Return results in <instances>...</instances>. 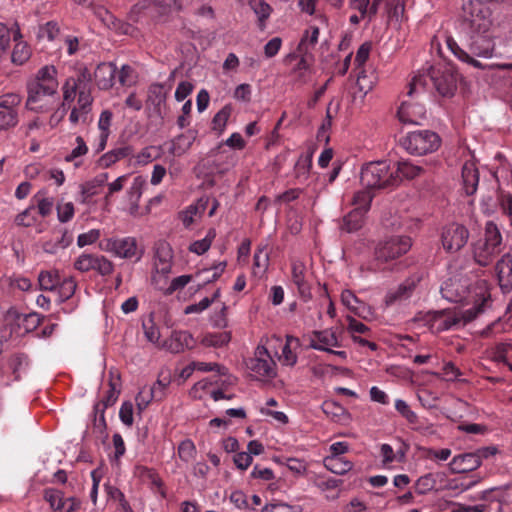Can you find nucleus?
<instances>
[{
	"mask_svg": "<svg viewBox=\"0 0 512 512\" xmlns=\"http://www.w3.org/2000/svg\"><path fill=\"white\" fill-rule=\"evenodd\" d=\"M412 246L408 236H392L375 247V260L378 264L389 263L406 254Z\"/></svg>",
	"mask_w": 512,
	"mask_h": 512,
	"instance_id": "8",
	"label": "nucleus"
},
{
	"mask_svg": "<svg viewBox=\"0 0 512 512\" xmlns=\"http://www.w3.org/2000/svg\"><path fill=\"white\" fill-rule=\"evenodd\" d=\"M107 250L114 252L120 258L140 260L143 252L138 249L137 241L134 237H124L109 240Z\"/></svg>",
	"mask_w": 512,
	"mask_h": 512,
	"instance_id": "15",
	"label": "nucleus"
},
{
	"mask_svg": "<svg viewBox=\"0 0 512 512\" xmlns=\"http://www.w3.org/2000/svg\"><path fill=\"white\" fill-rule=\"evenodd\" d=\"M231 341V333L229 331L208 332L201 339V344L205 347L221 348Z\"/></svg>",
	"mask_w": 512,
	"mask_h": 512,
	"instance_id": "31",
	"label": "nucleus"
},
{
	"mask_svg": "<svg viewBox=\"0 0 512 512\" xmlns=\"http://www.w3.org/2000/svg\"><path fill=\"white\" fill-rule=\"evenodd\" d=\"M251 9L258 17L259 27L263 28L265 21L269 18L272 8L264 0H250Z\"/></svg>",
	"mask_w": 512,
	"mask_h": 512,
	"instance_id": "42",
	"label": "nucleus"
},
{
	"mask_svg": "<svg viewBox=\"0 0 512 512\" xmlns=\"http://www.w3.org/2000/svg\"><path fill=\"white\" fill-rule=\"evenodd\" d=\"M78 98H77V106L79 110L81 111V115H88V113L91 111V106L93 103V97L91 95V88L90 87H82V89H79L78 92Z\"/></svg>",
	"mask_w": 512,
	"mask_h": 512,
	"instance_id": "46",
	"label": "nucleus"
},
{
	"mask_svg": "<svg viewBox=\"0 0 512 512\" xmlns=\"http://www.w3.org/2000/svg\"><path fill=\"white\" fill-rule=\"evenodd\" d=\"M338 336L332 329L314 331L310 339V347L328 352L331 347H340Z\"/></svg>",
	"mask_w": 512,
	"mask_h": 512,
	"instance_id": "18",
	"label": "nucleus"
},
{
	"mask_svg": "<svg viewBox=\"0 0 512 512\" xmlns=\"http://www.w3.org/2000/svg\"><path fill=\"white\" fill-rule=\"evenodd\" d=\"M431 81L439 95L452 97L457 90L458 75L449 65L431 66L427 72L418 73L409 84L408 96H412L418 89H424L427 81Z\"/></svg>",
	"mask_w": 512,
	"mask_h": 512,
	"instance_id": "2",
	"label": "nucleus"
},
{
	"mask_svg": "<svg viewBox=\"0 0 512 512\" xmlns=\"http://www.w3.org/2000/svg\"><path fill=\"white\" fill-rule=\"evenodd\" d=\"M57 94L27 92L25 108L34 113H47L52 111L57 105Z\"/></svg>",
	"mask_w": 512,
	"mask_h": 512,
	"instance_id": "14",
	"label": "nucleus"
},
{
	"mask_svg": "<svg viewBox=\"0 0 512 512\" xmlns=\"http://www.w3.org/2000/svg\"><path fill=\"white\" fill-rule=\"evenodd\" d=\"M399 144L409 154L421 156L435 152L441 145V138L431 130H415L402 136Z\"/></svg>",
	"mask_w": 512,
	"mask_h": 512,
	"instance_id": "5",
	"label": "nucleus"
},
{
	"mask_svg": "<svg viewBox=\"0 0 512 512\" xmlns=\"http://www.w3.org/2000/svg\"><path fill=\"white\" fill-rule=\"evenodd\" d=\"M197 137V131L188 130L183 134H180L172 140L170 152L175 156H181L184 154L193 144Z\"/></svg>",
	"mask_w": 512,
	"mask_h": 512,
	"instance_id": "26",
	"label": "nucleus"
},
{
	"mask_svg": "<svg viewBox=\"0 0 512 512\" xmlns=\"http://www.w3.org/2000/svg\"><path fill=\"white\" fill-rule=\"evenodd\" d=\"M22 102V96L15 92L0 95V110L18 111Z\"/></svg>",
	"mask_w": 512,
	"mask_h": 512,
	"instance_id": "47",
	"label": "nucleus"
},
{
	"mask_svg": "<svg viewBox=\"0 0 512 512\" xmlns=\"http://www.w3.org/2000/svg\"><path fill=\"white\" fill-rule=\"evenodd\" d=\"M491 287L486 280H477L473 284L466 276L454 275L446 279L440 288L442 297L450 302L471 306L464 310L466 320H475L492 304Z\"/></svg>",
	"mask_w": 512,
	"mask_h": 512,
	"instance_id": "1",
	"label": "nucleus"
},
{
	"mask_svg": "<svg viewBox=\"0 0 512 512\" xmlns=\"http://www.w3.org/2000/svg\"><path fill=\"white\" fill-rule=\"evenodd\" d=\"M436 478L432 473H428L421 476L416 481V492L420 495H424L435 488Z\"/></svg>",
	"mask_w": 512,
	"mask_h": 512,
	"instance_id": "56",
	"label": "nucleus"
},
{
	"mask_svg": "<svg viewBox=\"0 0 512 512\" xmlns=\"http://www.w3.org/2000/svg\"><path fill=\"white\" fill-rule=\"evenodd\" d=\"M502 235L493 221L485 226L484 239L473 244V257L480 266H488L501 252Z\"/></svg>",
	"mask_w": 512,
	"mask_h": 512,
	"instance_id": "4",
	"label": "nucleus"
},
{
	"mask_svg": "<svg viewBox=\"0 0 512 512\" xmlns=\"http://www.w3.org/2000/svg\"><path fill=\"white\" fill-rule=\"evenodd\" d=\"M298 345V339L292 336H287L285 343L282 345L281 354L278 360L282 365L294 366L297 362V354L292 349V344Z\"/></svg>",
	"mask_w": 512,
	"mask_h": 512,
	"instance_id": "33",
	"label": "nucleus"
},
{
	"mask_svg": "<svg viewBox=\"0 0 512 512\" xmlns=\"http://www.w3.org/2000/svg\"><path fill=\"white\" fill-rule=\"evenodd\" d=\"M36 220V209L34 206H30L16 216L15 223L19 226L29 227L32 226Z\"/></svg>",
	"mask_w": 512,
	"mask_h": 512,
	"instance_id": "59",
	"label": "nucleus"
},
{
	"mask_svg": "<svg viewBox=\"0 0 512 512\" xmlns=\"http://www.w3.org/2000/svg\"><path fill=\"white\" fill-rule=\"evenodd\" d=\"M196 446L191 439H185L180 442L178 446V456L179 458L188 463L192 461L196 457Z\"/></svg>",
	"mask_w": 512,
	"mask_h": 512,
	"instance_id": "51",
	"label": "nucleus"
},
{
	"mask_svg": "<svg viewBox=\"0 0 512 512\" xmlns=\"http://www.w3.org/2000/svg\"><path fill=\"white\" fill-rule=\"evenodd\" d=\"M469 236L466 226L453 222L442 228L440 240L447 253H457L467 244Z\"/></svg>",
	"mask_w": 512,
	"mask_h": 512,
	"instance_id": "9",
	"label": "nucleus"
},
{
	"mask_svg": "<svg viewBox=\"0 0 512 512\" xmlns=\"http://www.w3.org/2000/svg\"><path fill=\"white\" fill-rule=\"evenodd\" d=\"M105 490L109 499L118 502V509L121 512H134L129 502L126 500L124 493L115 486L106 484Z\"/></svg>",
	"mask_w": 512,
	"mask_h": 512,
	"instance_id": "39",
	"label": "nucleus"
},
{
	"mask_svg": "<svg viewBox=\"0 0 512 512\" xmlns=\"http://www.w3.org/2000/svg\"><path fill=\"white\" fill-rule=\"evenodd\" d=\"M76 288L77 282L75 278L67 277L64 279H60V284L56 288V290L58 291L59 300L63 302L70 299L74 295Z\"/></svg>",
	"mask_w": 512,
	"mask_h": 512,
	"instance_id": "43",
	"label": "nucleus"
},
{
	"mask_svg": "<svg viewBox=\"0 0 512 512\" xmlns=\"http://www.w3.org/2000/svg\"><path fill=\"white\" fill-rule=\"evenodd\" d=\"M466 312L452 309L428 311L423 315V322L433 332L440 333L447 330L458 329L472 320H466Z\"/></svg>",
	"mask_w": 512,
	"mask_h": 512,
	"instance_id": "6",
	"label": "nucleus"
},
{
	"mask_svg": "<svg viewBox=\"0 0 512 512\" xmlns=\"http://www.w3.org/2000/svg\"><path fill=\"white\" fill-rule=\"evenodd\" d=\"M424 273L421 271H416L409 275L402 283H400L397 287L391 288L387 291L384 297V304L387 307L393 306L395 304L403 303L409 300L414 294L416 288L423 280Z\"/></svg>",
	"mask_w": 512,
	"mask_h": 512,
	"instance_id": "11",
	"label": "nucleus"
},
{
	"mask_svg": "<svg viewBox=\"0 0 512 512\" xmlns=\"http://www.w3.org/2000/svg\"><path fill=\"white\" fill-rule=\"evenodd\" d=\"M396 175H399V182L405 179H414L423 172V168L412 164L409 161H399L396 166L394 165Z\"/></svg>",
	"mask_w": 512,
	"mask_h": 512,
	"instance_id": "35",
	"label": "nucleus"
},
{
	"mask_svg": "<svg viewBox=\"0 0 512 512\" xmlns=\"http://www.w3.org/2000/svg\"><path fill=\"white\" fill-rule=\"evenodd\" d=\"M23 36L17 23H15V30L12 39L15 41V46L11 54V61L16 65H23L31 57L30 46L22 40Z\"/></svg>",
	"mask_w": 512,
	"mask_h": 512,
	"instance_id": "23",
	"label": "nucleus"
},
{
	"mask_svg": "<svg viewBox=\"0 0 512 512\" xmlns=\"http://www.w3.org/2000/svg\"><path fill=\"white\" fill-rule=\"evenodd\" d=\"M268 246H258L253 257V274L256 277H262L269 266Z\"/></svg>",
	"mask_w": 512,
	"mask_h": 512,
	"instance_id": "29",
	"label": "nucleus"
},
{
	"mask_svg": "<svg viewBox=\"0 0 512 512\" xmlns=\"http://www.w3.org/2000/svg\"><path fill=\"white\" fill-rule=\"evenodd\" d=\"M216 236V231L214 229H210L206 236L203 239L194 241L189 250L197 255H201L205 253L211 246L213 239Z\"/></svg>",
	"mask_w": 512,
	"mask_h": 512,
	"instance_id": "49",
	"label": "nucleus"
},
{
	"mask_svg": "<svg viewBox=\"0 0 512 512\" xmlns=\"http://www.w3.org/2000/svg\"><path fill=\"white\" fill-rule=\"evenodd\" d=\"M57 69L53 65L41 67L35 78L27 83V92L57 94L58 91Z\"/></svg>",
	"mask_w": 512,
	"mask_h": 512,
	"instance_id": "12",
	"label": "nucleus"
},
{
	"mask_svg": "<svg viewBox=\"0 0 512 512\" xmlns=\"http://www.w3.org/2000/svg\"><path fill=\"white\" fill-rule=\"evenodd\" d=\"M195 340L193 335L188 331L175 330L171 333L170 337L166 339L159 347L166 349L171 353H181L185 349H192Z\"/></svg>",
	"mask_w": 512,
	"mask_h": 512,
	"instance_id": "16",
	"label": "nucleus"
},
{
	"mask_svg": "<svg viewBox=\"0 0 512 512\" xmlns=\"http://www.w3.org/2000/svg\"><path fill=\"white\" fill-rule=\"evenodd\" d=\"M229 117H230V109L228 107L222 108L213 117L212 129L215 131H218L221 134L226 127Z\"/></svg>",
	"mask_w": 512,
	"mask_h": 512,
	"instance_id": "61",
	"label": "nucleus"
},
{
	"mask_svg": "<svg viewBox=\"0 0 512 512\" xmlns=\"http://www.w3.org/2000/svg\"><path fill=\"white\" fill-rule=\"evenodd\" d=\"M117 67L112 62L100 63L94 72L96 84L101 90H108L114 85Z\"/></svg>",
	"mask_w": 512,
	"mask_h": 512,
	"instance_id": "21",
	"label": "nucleus"
},
{
	"mask_svg": "<svg viewBox=\"0 0 512 512\" xmlns=\"http://www.w3.org/2000/svg\"><path fill=\"white\" fill-rule=\"evenodd\" d=\"M60 275L57 270L41 271L38 276L39 286L42 290L54 291L60 284Z\"/></svg>",
	"mask_w": 512,
	"mask_h": 512,
	"instance_id": "38",
	"label": "nucleus"
},
{
	"mask_svg": "<svg viewBox=\"0 0 512 512\" xmlns=\"http://www.w3.org/2000/svg\"><path fill=\"white\" fill-rule=\"evenodd\" d=\"M360 180L365 188L386 189L399 184V175L389 161H374L363 166Z\"/></svg>",
	"mask_w": 512,
	"mask_h": 512,
	"instance_id": "3",
	"label": "nucleus"
},
{
	"mask_svg": "<svg viewBox=\"0 0 512 512\" xmlns=\"http://www.w3.org/2000/svg\"><path fill=\"white\" fill-rule=\"evenodd\" d=\"M498 284L503 293L512 290V256L505 254L496 264Z\"/></svg>",
	"mask_w": 512,
	"mask_h": 512,
	"instance_id": "20",
	"label": "nucleus"
},
{
	"mask_svg": "<svg viewBox=\"0 0 512 512\" xmlns=\"http://www.w3.org/2000/svg\"><path fill=\"white\" fill-rule=\"evenodd\" d=\"M247 368L261 380H270L277 375L276 362L264 346L256 348L254 357L247 362Z\"/></svg>",
	"mask_w": 512,
	"mask_h": 512,
	"instance_id": "10",
	"label": "nucleus"
},
{
	"mask_svg": "<svg viewBox=\"0 0 512 512\" xmlns=\"http://www.w3.org/2000/svg\"><path fill=\"white\" fill-rule=\"evenodd\" d=\"M341 301L351 312L359 317H364L366 305L360 301L350 290H345L341 294Z\"/></svg>",
	"mask_w": 512,
	"mask_h": 512,
	"instance_id": "34",
	"label": "nucleus"
},
{
	"mask_svg": "<svg viewBox=\"0 0 512 512\" xmlns=\"http://www.w3.org/2000/svg\"><path fill=\"white\" fill-rule=\"evenodd\" d=\"M372 49V44L370 42H364L357 50L354 65L355 69L359 70L357 76V85L360 91L367 92L371 89V85H366L364 82L367 78L364 70V65L369 58L370 52Z\"/></svg>",
	"mask_w": 512,
	"mask_h": 512,
	"instance_id": "19",
	"label": "nucleus"
},
{
	"mask_svg": "<svg viewBox=\"0 0 512 512\" xmlns=\"http://www.w3.org/2000/svg\"><path fill=\"white\" fill-rule=\"evenodd\" d=\"M133 153L132 146L126 145L117 147L103 154L99 159V163L102 167L108 168L118 162L121 159H124Z\"/></svg>",
	"mask_w": 512,
	"mask_h": 512,
	"instance_id": "27",
	"label": "nucleus"
},
{
	"mask_svg": "<svg viewBox=\"0 0 512 512\" xmlns=\"http://www.w3.org/2000/svg\"><path fill=\"white\" fill-rule=\"evenodd\" d=\"M26 365L27 362L25 356L17 355L10 359L8 367L5 370L8 374L11 373L13 375V378L11 379L12 382L20 379V372Z\"/></svg>",
	"mask_w": 512,
	"mask_h": 512,
	"instance_id": "53",
	"label": "nucleus"
},
{
	"mask_svg": "<svg viewBox=\"0 0 512 512\" xmlns=\"http://www.w3.org/2000/svg\"><path fill=\"white\" fill-rule=\"evenodd\" d=\"M319 38V28L317 26H309L305 31L301 41L298 45V52L300 54H309L310 51L315 47Z\"/></svg>",
	"mask_w": 512,
	"mask_h": 512,
	"instance_id": "32",
	"label": "nucleus"
},
{
	"mask_svg": "<svg viewBox=\"0 0 512 512\" xmlns=\"http://www.w3.org/2000/svg\"><path fill=\"white\" fill-rule=\"evenodd\" d=\"M135 70L129 65H123L118 73V81L122 86H131L136 82Z\"/></svg>",
	"mask_w": 512,
	"mask_h": 512,
	"instance_id": "62",
	"label": "nucleus"
},
{
	"mask_svg": "<svg viewBox=\"0 0 512 512\" xmlns=\"http://www.w3.org/2000/svg\"><path fill=\"white\" fill-rule=\"evenodd\" d=\"M80 4H87L93 11L94 15L106 26L114 23V16L103 6L96 5L92 1L78 0Z\"/></svg>",
	"mask_w": 512,
	"mask_h": 512,
	"instance_id": "44",
	"label": "nucleus"
},
{
	"mask_svg": "<svg viewBox=\"0 0 512 512\" xmlns=\"http://www.w3.org/2000/svg\"><path fill=\"white\" fill-rule=\"evenodd\" d=\"M80 272L96 271L101 276H109L114 270L113 263L103 255L82 253L74 262Z\"/></svg>",
	"mask_w": 512,
	"mask_h": 512,
	"instance_id": "13",
	"label": "nucleus"
},
{
	"mask_svg": "<svg viewBox=\"0 0 512 512\" xmlns=\"http://www.w3.org/2000/svg\"><path fill=\"white\" fill-rule=\"evenodd\" d=\"M142 327L146 339L153 344H158L160 339V331L154 323L153 319L149 318L148 320L143 321Z\"/></svg>",
	"mask_w": 512,
	"mask_h": 512,
	"instance_id": "58",
	"label": "nucleus"
},
{
	"mask_svg": "<svg viewBox=\"0 0 512 512\" xmlns=\"http://www.w3.org/2000/svg\"><path fill=\"white\" fill-rule=\"evenodd\" d=\"M63 92V101L60 104L61 108H68L70 104L75 100V97L78 95L79 88L76 86V82L73 80V77L67 78L65 83L62 86Z\"/></svg>",
	"mask_w": 512,
	"mask_h": 512,
	"instance_id": "41",
	"label": "nucleus"
},
{
	"mask_svg": "<svg viewBox=\"0 0 512 512\" xmlns=\"http://www.w3.org/2000/svg\"><path fill=\"white\" fill-rule=\"evenodd\" d=\"M19 122L18 111L0 110V130H9Z\"/></svg>",
	"mask_w": 512,
	"mask_h": 512,
	"instance_id": "55",
	"label": "nucleus"
},
{
	"mask_svg": "<svg viewBox=\"0 0 512 512\" xmlns=\"http://www.w3.org/2000/svg\"><path fill=\"white\" fill-rule=\"evenodd\" d=\"M43 497L45 501L49 503L51 509H53L54 511L58 512L60 505H63V493L57 489L46 488L44 490Z\"/></svg>",
	"mask_w": 512,
	"mask_h": 512,
	"instance_id": "57",
	"label": "nucleus"
},
{
	"mask_svg": "<svg viewBox=\"0 0 512 512\" xmlns=\"http://www.w3.org/2000/svg\"><path fill=\"white\" fill-rule=\"evenodd\" d=\"M398 118L405 124H420L426 118V108L423 104L413 101H403L400 105Z\"/></svg>",
	"mask_w": 512,
	"mask_h": 512,
	"instance_id": "17",
	"label": "nucleus"
},
{
	"mask_svg": "<svg viewBox=\"0 0 512 512\" xmlns=\"http://www.w3.org/2000/svg\"><path fill=\"white\" fill-rule=\"evenodd\" d=\"M225 268H226V263L220 262L210 269H205V270L201 271L199 274L206 275L203 278V282H204V284H207V283L216 281L221 276V274L224 272Z\"/></svg>",
	"mask_w": 512,
	"mask_h": 512,
	"instance_id": "63",
	"label": "nucleus"
},
{
	"mask_svg": "<svg viewBox=\"0 0 512 512\" xmlns=\"http://www.w3.org/2000/svg\"><path fill=\"white\" fill-rule=\"evenodd\" d=\"M166 98L167 91H165L163 84L155 83L150 85L147 95V104L153 106L156 113H161V106L165 103Z\"/></svg>",
	"mask_w": 512,
	"mask_h": 512,
	"instance_id": "28",
	"label": "nucleus"
},
{
	"mask_svg": "<svg viewBox=\"0 0 512 512\" xmlns=\"http://www.w3.org/2000/svg\"><path fill=\"white\" fill-rule=\"evenodd\" d=\"M119 394L120 390L117 388V383L110 381L106 396L95 405V410L104 412L106 408L112 406L117 401Z\"/></svg>",
	"mask_w": 512,
	"mask_h": 512,
	"instance_id": "45",
	"label": "nucleus"
},
{
	"mask_svg": "<svg viewBox=\"0 0 512 512\" xmlns=\"http://www.w3.org/2000/svg\"><path fill=\"white\" fill-rule=\"evenodd\" d=\"M365 214L361 209L354 208L343 218L342 229L347 232L357 231L363 225Z\"/></svg>",
	"mask_w": 512,
	"mask_h": 512,
	"instance_id": "37",
	"label": "nucleus"
},
{
	"mask_svg": "<svg viewBox=\"0 0 512 512\" xmlns=\"http://www.w3.org/2000/svg\"><path fill=\"white\" fill-rule=\"evenodd\" d=\"M154 400L158 401L155 395V391L151 390L147 386L143 387L135 398L136 406L139 413L144 411L149 406V404Z\"/></svg>",
	"mask_w": 512,
	"mask_h": 512,
	"instance_id": "48",
	"label": "nucleus"
},
{
	"mask_svg": "<svg viewBox=\"0 0 512 512\" xmlns=\"http://www.w3.org/2000/svg\"><path fill=\"white\" fill-rule=\"evenodd\" d=\"M98 184L95 181H89L80 186V194L77 201L81 204L88 205L92 202L93 196H95L98 191Z\"/></svg>",
	"mask_w": 512,
	"mask_h": 512,
	"instance_id": "52",
	"label": "nucleus"
},
{
	"mask_svg": "<svg viewBox=\"0 0 512 512\" xmlns=\"http://www.w3.org/2000/svg\"><path fill=\"white\" fill-rule=\"evenodd\" d=\"M395 409L403 418L407 420L409 424L415 425L418 423L417 414L411 410L406 401L397 399L395 401Z\"/></svg>",
	"mask_w": 512,
	"mask_h": 512,
	"instance_id": "54",
	"label": "nucleus"
},
{
	"mask_svg": "<svg viewBox=\"0 0 512 512\" xmlns=\"http://www.w3.org/2000/svg\"><path fill=\"white\" fill-rule=\"evenodd\" d=\"M311 166H312V152L302 154L295 164L296 177L307 179Z\"/></svg>",
	"mask_w": 512,
	"mask_h": 512,
	"instance_id": "50",
	"label": "nucleus"
},
{
	"mask_svg": "<svg viewBox=\"0 0 512 512\" xmlns=\"http://www.w3.org/2000/svg\"><path fill=\"white\" fill-rule=\"evenodd\" d=\"M323 463L327 470L338 475H344L353 468V463L344 457L327 456Z\"/></svg>",
	"mask_w": 512,
	"mask_h": 512,
	"instance_id": "30",
	"label": "nucleus"
},
{
	"mask_svg": "<svg viewBox=\"0 0 512 512\" xmlns=\"http://www.w3.org/2000/svg\"><path fill=\"white\" fill-rule=\"evenodd\" d=\"M372 189L366 188L364 190L357 191L352 198V205L355 209H361L367 213L370 209V205L374 194L371 192Z\"/></svg>",
	"mask_w": 512,
	"mask_h": 512,
	"instance_id": "40",
	"label": "nucleus"
},
{
	"mask_svg": "<svg viewBox=\"0 0 512 512\" xmlns=\"http://www.w3.org/2000/svg\"><path fill=\"white\" fill-rule=\"evenodd\" d=\"M297 507L284 502H272L266 504L260 512H297Z\"/></svg>",
	"mask_w": 512,
	"mask_h": 512,
	"instance_id": "64",
	"label": "nucleus"
},
{
	"mask_svg": "<svg viewBox=\"0 0 512 512\" xmlns=\"http://www.w3.org/2000/svg\"><path fill=\"white\" fill-rule=\"evenodd\" d=\"M461 18L474 31L484 33L491 25V10L480 0H463Z\"/></svg>",
	"mask_w": 512,
	"mask_h": 512,
	"instance_id": "7",
	"label": "nucleus"
},
{
	"mask_svg": "<svg viewBox=\"0 0 512 512\" xmlns=\"http://www.w3.org/2000/svg\"><path fill=\"white\" fill-rule=\"evenodd\" d=\"M472 53L479 57L490 58L494 53V43L482 36H478L471 45Z\"/></svg>",
	"mask_w": 512,
	"mask_h": 512,
	"instance_id": "36",
	"label": "nucleus"
},
{
	"mask_svg": "<svg viewBox=\"0 0 512 512\" xmlns=\"http://www.w3.org/2000/svg\"><path fill=\"white\" fill-rule=\"evenodd\" d=\"M350 8L359 12L361 18L367 19L371 22L374 19L373 14H370V0H351Z\"/></svg>",
	"mask_w": 512,
	"mask_h": 512,
	"instance_id": "60",
	"label": "nucleus"
},
{
	"mask_svg": "<svg viewBox=\"0 0 512 512\" xmlns=\"http://www.w3.org/2000/svg\"><path fill=\"white\" fill-rule=\"evenodd\" d=\"M452 473L460 474L476 470L480 467V461L474 452L456 455L449 463Z\"/></svg>",
	"mask_w": 512,
	"mask_h": 512,
	"instance_id": "22",
	"label": "nucleus"
},
{
	"mask_svg": "<svg viewBox=\"0 0 512 512\" xmlns=\"http://www.w3.org/2000/svg\"><path fill=\"white\" fill-rule=\"evenodd\" d=\"M479 184V171L473 162H466L462 167V185L466 195L476 193Z\"/></svg>",
	"mask_w": 512,
	"mask_h": 512,
	"instance_id": "24",
	"label": "nucleus"
},
{
	"mask_svg": "<svg viewBox=\"0 0 512 512\" xmlns=\"http://www.w3.org/2000/svg\"><path fill=\"white\" fill-rule=\"evenodd\" d=\"M292 281L296 285L302 297L310 296V285L306 280V266L301 261H293L291 264Z\"/></svg>",
	"mask_w": 512,
	"mask_h": 512,
	"instance_id": "25",
	"label": "nucleus"
}]
</instances>
